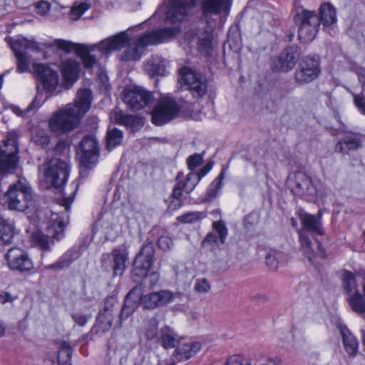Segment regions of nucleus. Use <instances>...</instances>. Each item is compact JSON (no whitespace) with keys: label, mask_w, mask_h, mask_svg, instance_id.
I'll return each instance as SVG.
<instances>
[{"label":"nucleus","mask_w":365,"mask_h":365,"mask_svg":"<svg viewBox=\"0 0 365 365\" xmlns=\"http://www.w3.org/2000/svg\"><path fill=\"white\" fill-rule=\"evenodd\" d=\"M73 349L69 344L62 341L60 344V350L58 354V361L60 365H71V356Z\"/></svg>","instance_id":"nucleus-44"},{"label":"nucleus","mask_w":365,"mask_h":365,"mask_svg":"<svg viewBox=\"0 0 365 365\" xmlns=\"http://www.w3.org/2000/svg\"><path fill=\"white\" fill-rule=\"evenodd\" d=\"M42 174L46 188H58L63 185L69 175V166L66 160L58 158H52L38 168Z\"/></svg>","instance_id":"nucleus-7"},{"label":"nucleus","mask_w":365,"mask_h":365,"mask_svg":"<svg viewBox=\"0 0 365 365\" xmlns=\"http://www.w3.org/2000/svg\"><path fill=\"white\" fill-rule=\"evenodd\" d=\"M33 73L42 83L46 93V98L53 96L59 84V76L56 71L41 63H34Z\"/></svg>","instance_id":"nucleus-13"},{"label":"nucleus","mask_w":365,"mask_h":365,"mask_svg":"<svg viewBox=\"0 0 365 365\" xmlns=\"http://www.w3.org/2000/svg\"><path fill=\"white\" fill-rule=\"evenodd\" d=\"M200 349L201 345L199 342L182 344L175 348L173 356L177 361L187 360Z\"/></svg>","instance_id":"nucleus-30"},{"label":"nucleus","mask_w":365,"mask_h":365,"mask_svg":"<svg viewBox=\"0 0 365 365\" xmlns=\"http://www.w3.org/2000/svg\"><path fill=\"white\" fill-rule=\"evenodd\" d=\"M17 152L18 148L14 138H9L2 145L0 144V173L2 175L16 169L18 161Z\"/></svg>","instance_id":"nucleus-16"},{"label":"nucleus","mask_w":365,"mask_h":365,"mask_svg":"<svg viewBox=\"0 0 365 365\" xmlns=\"http://www.w3.org/2000/svg\"><path fill=\"white\" fill-rule=\"evenodd\" d=\"M340 334L343 344L349 355L354 356L358 351L359 343L356 337L350 332L346 327L339 326Z\"/></svg>","instance_id":"nucleus-33"},{"label":"nucleus","mask_w":365,"mask_h":365,"mask_svg":"<svg viewBox=\"0 0 365 365\" xmlns=\"http://www.w3.org/2000/svg\"><path fill=\"white\" fill-rule=\"evenodd\" d=\"M128 31H121L96 43L98 50L104 53H110L114 51L124 48L118 55L120 61L123 62L139 61L145 48L150 45L163 43L179 33L178 26L168 27L146 32L139 36L135 41Z\"/></svg>","instance_id":"nucleus-1"},{"label":"nucleus","mask_w":365,"mask_h":365,"mask_svg":"<svg viewBox=\"0 0 365 365\" xmlns=\"http://www.w3.org/2000/svg\"><path fill=\"white\" fill-rule=\"evenodd\" d=\"M177 336L175 331L165 325L161 329L160 336H158L157 340L161 341L164 349H168L175 346Z\"/></svg>","instance_id":"nucleus-36"},{"label":"nucleus","mask_w":365,"mask_h":365,"mask_svg":"<svg viewBox=\"0 0 365 365\" xmlns=\"http://www.w3.org/2000/svg\"><path fill=\"white\" fill-rule=\"evenodd\" d=\"M180 107L170 96H162L151 112V121L158 126L165 125L175 118Z\"/></svg>","instance_id":"nucleus-9"},{"label":"nucleus","mask_w":365,"mask_h":365,"mask_svg":"<svg viewBox=\"0 0 365 365\" xmlns=\"http://www.w3.org/2000/svg\"><path fill=\"white\" fill-rule=\"evenodd\" d=\"M198 0H168L153 14L152 19H164L171 23L181 22L188 17Z\"/></svg>","instance_id":"nucleus-6"},{"label":"nucleus","mask_w":365,"mask_h":365,"mask_svg":"<svg viewBox=\"0 0 365 365\" xmlns=\"http://www.w3.org/2000/svg\"><path fill=\"white\" fill-rule=\"evenodd\" d=\"M175 180V185L171 194L173 200L169 204V208L171 210L178 209L182 205L183 191L190 194L199 183V178L195 172H190L185 175L183 172L180 171L176 175Z\"/></svg>","instance_id":"nucleus-8"},{"label":"nucleus","mask_w":365,"mask_h":365,"mask_svg":"<svg viewBox=\"0 0 365 365\" xmlns=\"http://www.w3.org/2000/svg\"><path fill=\"white\" fill-rule=\"evenodd\" d=\"M178 81L187 85L194 97L201 98L207 92V85L205 77L187 67L180 69Z\"/></svg>","instance_id":"nucleus-12"},{"label":"nucleus","mask_w":365,"mask_h":365,"mask_svg":"<svg viewBox=\"0 0 365 365\" xmlns=\"http://www.w3.org/2000/svg\"><path fill=\"white\" fill-rule=\"evenodd\" d=\"M212 228L215 232H208L202 242V246L209 251L216 253L220 250V245L225 243L228 230L222 220L213 222Z\"/></svg>","instance_id":"nucleus-20"},{"label":"nucleus","mask_w":365,"mask_h":365,"mask_svg":"<svg viewBox=\"0 0 365 365\" xmlns=\"http://www.w3.org/2000/svg\"><path fill=\"white\" fill-rule=\"evenodd\" d=\"M130 316L126 313V312H123V310L121 309V312L119 314L118 319L115 324V327L117 328L121 327L123 322L125 321Z\"/></svg>","instance_id":"nucleus-61"},{"label":"nucleus","mask_w":365,"mask_h":365,"mask_svg":"<svg viewBox=\"0 0 365 365\" xmlns=\"http://www.w3.org/2000/svg\"><path fill=\"white\" fill-rule=\"evenodd\" d=\"M168 61L158 55L151 56L144 63V69L150 77L165 76L168 73Z\"/></svg>","instance_id":"nucleus-26"},{"label":"nucleus","mask_w":365,"mask_h":365,"mask_svg":"<svg viewBox=\"0 0 365 365\" xmlns=\"http://www.w3.org/2000/svg\"><path fill=\"white\" fill-rule=\"evenodd\" d=\"M54 45L66 53H71L74 50L76 54L81 58L84 68H93L98 62L96 56L92 54V51L96 49L98 50V46H95L96 43L85 45L74 43L63 39H56L54 41Z\"/></svg>","instance_id":"nucleus-11"},{"label":"nucleus","mask_w":365,"mask_h":365,"mask_svg":"<svg viewBox=\"0 0 365 365\" xmlns=\"http://www.w3.org/2000/svg\"><path fill=\"white\" fill-rule=\"evenodd\" d=\"M213 167V163L212 161H210L207 163V164L199 171V172H195V174L197 175V178H199V182L205 176L212 168Z\"/></svg>","instance_id":"nucleus-60"},{"label":"nucleus","mask_w":365,"mask_h":365,"mask_svg":"<svg viewBox=\"0 0 365 365\" xmlns=\"http://www.w3.org/2000/svg\"><path fill=\"white\" fill-rule=\"evenodd\" d=\"M300 50L297 46L287 47L274 62V70L287 72L294 68L300 56Z\"/></svg>","instance_id":"nucleus-23"},{"label":"nucleus","mask_w":365,"mask_h":365,"mask_svg":"<svg viewBox=\"0 0 365 365\" xmlns=\"http://www.w3.org/2000/svg\"><path fill=\"white\" fill-rule=\"evenodd\" d=\"M224 178L225 173L223 171H222L219 175L212 182L206 193V200L210 201L217 196L219 190H221L222 187V180Z\"/></svg>","instance_id":"nucleus-46"},{"label":"nucleus","mask_w":365,"mask_h":365,"mask_svg":"<svg viewBox=\"0 0 365 365\" xmlns=\"http://www.w3.org/2000/svg\"><path fill=\"white\" fill-rule=\"evenodd\" d=\"M158 245L160 249L166 251L173 245V240L168 236H161L158 240Z\"/></svg>","instance_id":"nucleus-56"},{"label":"nucleus","mask_w":365,"mask_h":365,"mask_svg":"<svg viewBox=\"0 0 365 365\" xmlns=\"http://www.w3.org/2000/svg\"><path fill=\"white\" fill-rule=\"evenodd\" d=\"M298 214L305 230L317 235H324V231L322 222V212L321 210H319L317 215L309 214L302 210Z\"/></svg>","instance_id":"nucleus-24"},{"label":"nucleus","mask_w":365,"mask_h":365,"mask_svg":"<svg viewBox=\"0 0 365 365\" xmlns=\"http://www.w3.org/2000/svg\"><path fill=\"white\" fill-rule=\"evenodd\" d=\"M153 100V93L142 87L131 86L124 91L123 101L133 111L141 110L152 103Z\"/></svg>","instance_id":"nucleus-14"},{"label":"nucleus","mask_w":365,"mask_h":365,"mask_svg":"<svg viewBox=\"0 0 365 365\" xmlns=\"http://www.w3.org/2000/svg\"><path fill=\"white\" fill-rule=\"evenodd\" d=\"M142 291V285H135L126 295L124 304L122 307L123 312L130 316L137 307L138 302H140L139 296Z\"/></svg>","instance_id":"nucleus-31"},{"label":"nucleus","mask_w":365,"mask_h":365,"mask_svg":"<svg viewBox=\"0 0 365 365\" xmlns=\"http://www.w3.org/2000/svg\"><path fill=\"white\" fill-rule=\"evenodd\" d=\"M361 145V140L355 135H349L342 138L336 145V151L347 154L358 149Z\"/></svg>","instance_id":"nucleus-32"},{"label":"nucleus","mask_w":365,"mask_h":365,"mask_svg":"<svg viewBox=\"0 0 365 365\" xmlns=\"http://www.w3.org/2000/svg\"><path fill=\"white\" fill-rule=\"evenodd\" d=\"M343 287L349 296L352 295L356 290H358L356 288L355 277L351 272L345 271L344 272Z\"/></svg>","instance_id":"nucleus-47"},{"label":"nucleus","mask_w":365,"mask_h":365,"mask_svg":"<svg viewBox=\"0 0 365 365\" xmlns=\"http://www.w3.org/2000/svg\"><path fill=\"white\" fill-rule=\"evenodd\" d=\"M230 4L231 0H202V14L205 19L218 15L222 11H227Z\"/></svg>","instance_id":"nucleus-27"},{"label":"nucleus","mask_w":365,"mask_h":365,"mask_svg":"<svg viewBox=\"0 0 365 365\" xmlns=\"http://www.w3.org/2000/svg\"><path fill=\"white\" fill-rule=\"evenodd\" d=\"M155 255L154 245L152 241L146 240L136 255L135 259L152 265Z\"/></svg>","instance_id":"nucleus-38"},{"label":"nucleus","mask_w":365,"mask_h":365,"mask_svg":"<svg viewBox=\"0 0 365 365\" xmlns=\"http://www.w3.org/2000/svg\"><path fill=\"white\" fill-rule=\"evenodd\" d=\"M7 265L11 270L20 273L29 272L34 268V263L29 254L24 250L12 247L5 255Z\"/></svg>","instance_id":"nucleus-19"},{"label":"nucleus","mask_w":365,"mask_h":365,"mask_svg":"<svg viewBox=\"0 0 365 365\" xmlns=\"http://www.w3.org/2000/svg\"><path fill=\"white\" fill-rule=\"evenodd\" d=\"M90 8V4L83 2L81 3L78 5H74L71 10V15L73 16V19L75 20L78 19L85 11H86Z\"/></svg>","instance_id":"nucleus-52"},{"label":"nucleus","mask_w":365,"mask_h":365,"mask_svg":"<svg viewBox=\"0 0 365 365\" xmlns=\"http://www.w3.org/2000/svg\"><path fill=\"white\" fill-rule=\"evenodd\" d=\"M14 236V226L12 222L0 215V245H10Z\"/></svg>","instance_id":"nucleus-34"},{"label":"nucleus","mask_w":365,"mask_h":365,"mask_svg":"<svg viewBox=\"0 0 365 365\" xmlns=\"http://www.w3.org/2000/svg\"><path fill=\"white\" fill-rule=\"evenodd\" d=\"M117 304V299L113 296L108 297L105 299L104 310L113 311L115 305Z\"/></svg>","instance_id":"nucleus-59"},{"label":"nucleus","mask_w":365,"mask_h":365,"mask_svg":"<svg viewBox=\"0 0 365 365\" xmlns=\"http://www.w3.org/2000/svg\"><path fill=\"white\" fill-rule=\"evenodd\" d=\"M152 265L139 259H135L133 262V269L132 270V278L138 284L143 285L141 281L148 275V271Z\"/></svg>","instance_id":"nucleus-37"},{"label":"nucleus","mask_w":365,"mask_h":365,"mask_svg":"<svg viewBox=\"0 0 365 365\" xmlns=\"http://www.w3.org/2000/svg\"><path fill=\"white\" fill-rule=\"evenodd\" d=\"M293 20L299 25L298 38L302 42H311L316 38L321 23L315 11L307 10L296 2L293 9Z\"/></svg>","instance_id":"nucleus-5"},{"label":"nucleus","mask_w":365,"mask_h":365,"mask_svg":"<svg viewBox=\"0 0 365 365\" xmlns=\"http://www.w3.org/2000/svg\"><path fill=\"white\" fill-rule=\"evenodd\" d=\"M31 140L36 145L46 148L50 143V136L46 130L39 128H34L31 132Z\"/></svg>","instance_id":"nucleus-40"},{"label":"nucleus","mask_w":365,"mask_h":365,"mask_svg":"<svg viewBox=\"0 0 365 365\" xmlns=\"http://www.w3.org/2000/svg\"><path fill=\"white\" fill-rule=\"evenodd\" d=\"M50 8V4L43 0L38 1L36 5V12L41 15L46 14L49 11Z\"/></svg>","instance_id":"nucleus-58"},{"label":"nucleus","mask_w":365,"mask_h":365,"mask_svg":"<svg viewBox=\"0 0 365 365\" xmlns=\"http://www.w3.org/2000/svg\"><path fill=\"white\" fill-rule=\"evenodd\" d=\"M210 286L209 282L205 279H197L195 284V289L199 293H205L209 291Z\"/></svg>","instance_id":"nucleus-55"},{"label":"nucleus","mask_w":365,"mask_h":365,"mask_svg":"<svg viewBox=\"0 0 365 365\" xmlns=\"http://www.w3.org/2000/svg\"><path fill=\"white\" fill-rule=\"evenodd\" d=\"M298 232L301 249L304 256L309 259V261L312 262L314 257V250L312 247V242L304 230H299Z\"/></svg>","instance_id":"nucleus-45"},{"label":"nucleus","mask_w":365,"mask_h":365,"mask_svg":"<svg viewBox=\"0 0 365 365\" xmlns=\"http://www.w3.org/2000/svg\"><path fill=\"white\" fill-rule=\"evenodd\" d=\"M112 259V269L114 276H121L127 267L128 260V252L125 249L115 248L110 255H103L102 257V263L106 258Z\"/></svg>","instance_id":"nucleus-25"},{"label":"nucleus","mask_w":365,"mask_h":365,"mask_svg":"<svg viewBox=\"0 0 365 365\" xmlns=\"http://www.w3.org/2000/svg\"><path fill=\"white\" fill-rule=\"evenodd\" d=\"M139 298L140 304L144 309L154 310L165 307L173 302L175 299V294L169 289H160L143 294L142 290Z\"/></svg>","instance_id":"nucleus-15"},{"label":"nucleus","mask_w":365,"mask_h":365,"mask_svg":"<svg viewBox=\"0 0 365 365\" xmlns=\"http://www.w3.org/2000/svg\"><path fill=\"white\" fill-rule=\"evenodd\" d=\"M68 147L65 142L60 141L57 143L55 148V152L56 154L61 153L62 151L67 150Z\"/></svg>","instance_id":"nucleus-64"},{"label":"nucleus","mask_w":365,"mask_h":365,"mask_svg":"<svg viewBox=\"0 0 365 365\" xmlns=\"http://www.w3.org/2000/svg\"><path fill=\"white\" fill-rule=\"evenodd\" d=\"M319 11L320 23H322L324 26L331 25L336 22V12L331 4H322L319 7Z\"/></svg>","instance_id":"nucleus-35"},{"label":"nucleus","mask_w":365,"mask_h":365,"mask_svg":"<svg viewBox=\"0 0 365 365\" xmlns=\"http://www.w3.org/2000/svg\"><path fill=\"white\" fill-rule=\"evenodd\" d=\"M73 259H71V254L66 252L64 255H63L58 259L57 262L58 264V267L60 268V269H63L66 267H69Z\"/></svg>","instance_id":"nucleus-57"},{"label":"nucleus","mask_w":365,"mask_h":365,"mask_svg":"<svg viewBox=\"0 0 365 365\" xmlns=\"http://www.w3.org/2000/svg\"><path fill=\"white\" fill-rule=\"evenodd\" d=\"M203 158L202 155L195 153L191 155L187 159V165L190 172H194L195 168L202 163Z\"/></svg>","instance_id":"nucleus-53"},{"label":"nucleus","mask_w":365,"mask_h":365,"mask_svg":"<svg viewBox=\"0 0 365 365\" xmlns=\"http://www.w3.org/2000/svg\"><path fill=\"white\" fill-rule=\"evenodd\" d=\"M4 203L10 210L24 212L34 207L35 198L30 185L25 180L11 183L4 195Z\"/></svg>","instance_id":"nucleus-4"},{"label":"nucleus","mask_w":365,"mask_h":365,"mask_svg":"<svg viewBox=\"0 0 365 365\" xmlns=\"http://www.w3.org/2000/svg\"><path fill=\"white\" fill-rule=\"evenodd\" d=\"M80 150L81 165L85 168H91L99 156L98 142L95 137L91 135L84 136L81 142Z\"/></svg>","instance_id":"nucleus-21"},{"label":"nucleus","mask_w":365,"mask_h":365,"mask_svg":"<svg viewBox=\"0 0 365 365\" xmlns=\"http://www.w3.org/2000/svg\"><path fill=\"white\" fill-rule=\"evenodd\" d=\"M113 320V311H106L102 309L98 315V322L102 327L103 331H108L110 329Z\"/></svg>","instance_id":"nucleus-48"},{"label":"nucleus","mask_w":365,"mask_h":365,"mask_svg":"<svg viewBox=\"0 0 365 365\" xmlns=\"http://www.w3.org/2000/svg\"><path fill=\"white\" fill-rule=\"evenodd\" d=\"M8 43L16 58V71L21 73L29 71L30 56L27 54L26 50L39 51L41 49L37 42L30 41L24 37H18L16 38H10Z\"/></svg>","instance_id":"nucleus-10"},{"label":"nucleus","mask_w":365,"mask_h":365,"mask_svg":"<svg viewBox=\"0 0 365 365\" xmlns=\"http://www.w3.org/2000/svg\"><path fill=\"white\" fill-rule=\"evenodd\" d=\"M73 201V197H64L61 200V205L64 207L65 212L67 213L69 212L71 205Z\"/></svg>","instance_id":"nucleus-62"},{"label":"nucleus","mask_w":365,"mask_h":365,"mask_svg":"<svg viewBox=\"0 0 365 365\" xmlns=\"http://www.w3.org/2000/svg\"><path fill=\"white\" fill-rule=\"evenodd\" d=\"M353 96V102L358 109L359 112L365 115V96L363 93H351Z\"/></svg>","instance_id":"nucleus-51"},{"label":"nucleus","mask_w":365,"mask_h":365,"mask_svg":"<svg viewBox=\"0 0 365 365\" xmlns=\"http://www.w3.org/2000/svg\"><path fill=\"white\" fill-rule=\"evenodd\" d=\"M205 217L204 212L194 211L187 212L180 217V220L183 223H192Z\"/></svg>","instance_id":"nucleus-50"},{"label":"nucleus","mask_w":365,"mask_h":365,"mask_svg":"<svg viewBox=\"0 0 365 365\" xmlns=\"http://www.w3.org/2000/svg\"><path fill=\"white\" fill-rule=\"evenodd\" d=\"M14 298L11 296V294L8 292H2L0 294V302L2 304H4L8 302H13Z\"/></svg>","instance_id":"nucleus-63"},{"label":"nucleus","mask_w":365,"mask_h":365,"mask_svg":"<svg viewBox=\"0 0 365 365\" xmlns=\"http://www.w3.org/2000/svg\"><path fill=\"white\" fill-rule=\"evenodd\" d=\"M158 319L153 317L145 322L144 334L147 340L157 339L158 336Z\"/></svg>","instance_id":"nucleus-41"},{"label":"nucleus","mask_w":365,"mask_h":365,"mask_svg":"<svg viewBox=\"0 0 365 365\" xmlns=\"http://www.w3.org/2000/svg\"><path fill=\"white\" fill-rule=\"evenodd\" d=\"M347 301L352 310L359 315L365 314V297L356 290L352 295L347 297Z\"/></svg>","instance_id":"nucleus-39"},{"label":"nucleus","mask_w":365,"mask_h":365,"mask_svg":"<svg viewBox=\"0 0 365 365\" xmlns=\"http://www.w3.org/2000/svg\"><path fill=\"white\" fill-rule=\"evenodd\" d=\"M123 132L118 128L108 130L106 134V148L111 150L121 144L123 141Z\"/></svg>","instance_id":"nucleus-43"},{"label":"nucleus","mask_w":365,"mask_h":365,"mask_svg":"<svg viewBox=\"0 0 365 365\" xmlns=\"http://www.w3.org/2000/svg\"><path fill=\"white\" fill-rule=\"evenodd\" d=\"M185 40L197 46L200 51L210 55L212 48V29L207 25L202 29H191L186 32Z\"/></svg>","instance_id":"nucleus-17"},{"label":"nucleus","mask_w":365,"mask_h":365,"mask_svg":"<svg viewBox=\"0 0 365 365\" xmlns=\"http://www.w3.org/2000/svg\"><path fill=\"white\" fill-rule=\"evenodd\" d=\"M320 73L319 57L307 56L300 63L295 73L296 81L300 84L309 83L316 79Z\"/></svg>","instance_id":"nucleus-22"},{"label":"nucleus","mask_w":365,"mask_h":365,"mask_svg":"<svg viewBox=\"0 0 365 365\" xmlns=\"http://www.w3.org/2000/svg\"><path fill=\"white\" fill-rule=\"evenodd\" d=\"M287 260V255L279 251H270L266 256L265 262L268 267L273 270H276L279 264L283 263Z\"/></svg>","instance_id":"nucleus-42"},{"label":"nucleus","mask_w":365,"mask_h":365,"mask_svg":"<svg viewBox=\"0 0 365 365\" xmlns=\"http://www.w3.org/2000/svg\"><path fill=\"white\" fill-rule=\"evenodd\" d=\"M286 186L294 195L313 202L322 200L329 190L323 183L314 184L312 179L302 171L290 173L287 178Z\"/></svg>","instance_id":"nucleus-3"},{"label":"nucleus","mask_w":365,"mask_h":365,"mask_svg":"<svg viewBox=\"0 0 365 365\" xmlns=\"http://www.w3.org/2000/svg\"><path fill=\"white\" fill-rule=\"evenodd\" d=\"M66 224L63 220H58L57 227L55 223L48 228V234L45 235L41 231L37 230L33 232L31 238L34 244L43 251H48L51 245L53 244V240H59L64 237V228Z\"/></svg>","instance_id":"nucleus-18"},{"label":"nucleus","mask_w":365,"mask_h":365,"mask_svg":"<svg viewBox=\"0 0 365 365\" xmlns=\"http://www.w3.org/2000/svg\"><path fill=\"white\" fill-rule=\"evenodd\" d=\"M61 68L66 88L68 89L78 78L80 64L75 60L68 59L61 63Z\"/></svg>","instance_id":"nucleus-28"},{"label":"nucleus","mask_w":365,"mask_h":365,"mask_svg":"<svg viewBox=\"0 0 365 365\" xmlns=\"http://www.w3.org/2000/svg\"><path fill=\"white\" fill-rule=\"evenodd\" d=\"M91 317V314H83L81 312H76L71 314V318L75 324L81 327L85 326Z\"/></svg>","instance_id":"nucleus-54"},{"label":"nucleus","mask_w":365,"mask_h":365,"mask_svg":"<svg viewBox=\"0 0 365 365\" xmlns=\"http://www.w3.org/2000/svg\"><path fill=\"white\" fill-rule=\"evenodd\" d=\"M41 105V100H38V98L36 97L31 103L24 110H22L19 107L16 106H11V110L19 116H24L25 114L30 113L39 108Z\"/></svg>","instance_id":"nucleus-49"},{"label":"nucleus","mask_w":365,"mask_h":365,"mask_svg":"<svg viewBox=\"0 0 365 365\" xmlns=\"http://www.w3.org/2000/svg\"><path fill=\"white\" fill-rule=\"evenodd\" d=\"M115 120L123 125L135 132L143 126L142 118L136 115L125 114L123 111H115L114 113Z\"/></svg>","instance_id":"nucleus-29"},{"label":"nucleus","mask_w":365,"mask_h":365,"mask_svg":"<svg viewBox=\"0 0 365 365\" xmlns=\"http://www.w3.org/2000/svg\"><path fill=\"white\" fill-rule=\"evenodd\" d=\"M91 102V90L79 89L73 104H68L64 109L53 113L48 122L51 130L61 135L76 128L80 119L89 110Z\"/></svg>","instance_id":"nucleus-2"}]
</instances>
